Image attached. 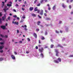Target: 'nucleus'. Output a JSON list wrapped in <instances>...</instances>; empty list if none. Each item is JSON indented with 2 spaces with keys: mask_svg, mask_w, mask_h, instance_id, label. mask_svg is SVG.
<instances>
[{
  "mask_svg": "<svg viewBox=\"0 0 73 73\" xmlns=\"http://www.w3.org/2000/svg\"><path fill=\"white\" fill-rule=\"evenodd\" d=\"M5 19H6V16L5 15H4V17H3L2 20L3 21H4Z\"/></svg>",
  "mask_w": 73,
  "mask_h": 73,
  "instance_id": "nucleus-10",
  "label": "nucleus"
},
{
  "mask_svg": "<svg viewBox=\"0 0 73 73\" xmlns=\"http://www.w3.org/2000/svg\"><path fill=\"white\" fill-rule=\"evenodd\" d=\"M3 60V58H0V61H2Z\"/></svg>",
  "mask_w": 73,
  "mask_h": 73,
  "instance_id": "nucleus-23",
  "label": "nucleus"
},
{
  "mask_svg": "<svg viewBox=\"0 0 73 73\" xmlns=\"http://www.w3.org/2000/svg\"><path fill=\"white\" fill-rule=\"evenodd\" d=\"M29 51H26V53L27 54H29Z\"/></svg>",
  "mask_w": 73,
  "mask_h": 73,
  "instance_id": "nucleus-54",
  "label": "nucleus"
},
{
  "mask_svg": "<svg viewBox=\"0 0 73 73\" xmlns=\"http://www.w3.org/2000/svg\"><path fill=\"white\" fill-rule=\"evenodd\" d=\"M3 50L0 51V52H1V53H3Z\"/></svg>",
  "mask_w": 73,
  "mask_h": 73,
  "instance_id": "nucleus-44",
  "label": "nucleus"
},
{
  "mask_svg": "<svg viewBox=\"0 0 73 73\" xmlns=\"http://www.w3.org/2000/svg\"><path fill=\"white\" fill-rule=\"evenodd\" d=\"M55 52H56V56H58V53H59V52H58V50L55 49Z\"/></svg>",
  "mask_w": 73,
  "mask_h": 73,
  "instance_id": "nucleus-1",
  "label": "nucleus"
},
{
  "mask_svg": "<svg viewBox=\"0 0 73 73\" xmlns=\"http://www.w3.org/2000/svg\"><path fill=\"white\" fill-rule=\"evenodd\" d=\"M36 48L37 49H38V47L37 46H36Z\"/></svg>",
  "mask_w": 73,
  "mask_h": 73,
  "instance_id": "nucleus-53",
  "label": "nucleus"
},
{
  "mask_svg": "<svg viewBox=\"0 0 73 73\" xmlns=\"http://www.w3.org/2000/svg\"><path fill=\"white\" fill-rule=\"evenodd\" d=\"M47 32H45V33H44V35H47Z\"/></svg>",
  "mask_w": 73,
  "mask_h": 73,
  "instance_id": "nucleus-33",
  "label": "nucleus"
},
{
  "mask_svg": "<svg viewBox=\"0 0 73 73\" xmlns=\"http://www.w3.org/2000/svg\"><path fill=\"white\" fill-rule=\"evenodd\" d=\"M69 8L70 9L71 8V6H70V5H69Z\"/></svg>",
  "mask_w": 73,
  "mask_h": 73,
  "instance_id": "nucleus-46",
  "label": "nucleus"
},
{
  "mask_svg": "<svg viewBox=\"0 0 73 73\" xmlns=\"http://www.w3.org/2000/svg\"><path fill=\"white\" fill-rule=\"evenodd\" d=\"M45 38H44V36H42V38H41V40H45Z\"/></svg>",
  "mask_w": 73,
  "mask_h": 73,
  "instance_id": "nucleus-22",
  "label": "nucleus"
},
{
  "mask_svg": "<svg viewBox=\"0 0 73 73\" xmlns=\"http://www.w3.org/2000/svg\"><path fill=\"white\" fill-rule=\"evenodd\" d=\"M3 10H4V12L5 13H6V9H3Z\"/></svg>",
  "mask_w": 73,
  "mask_h": 73,
  "instance_id": "nucleus-31",
  "label": "nucleus"
},
{
  "mask_svg": "<svg viewBox=\"0 0 73 73\" xmlns=\"http://www.w3.org/2000/svg\"><path fill=\"white\" fill-rule=\"evenodd\" d=\"M2 23V21H0V24H1V23Z\"/></svg>",
  "mask_w": 73,
  "mask_h": 73,
  "instance_id": "nucleus-64",
  "label": "nucleus"
},
{
  "mask_svg": "<svg viewBox=\"0 0 73 73\" xmlns=\"http://www.w3.org/2000/svg\"><path fill=\"white\" fill-rule=\"evenodd\" d=\"M27 40H28V41H30V39L29 38H28Z\"/></svg>",
  "mask_w": 73,
  "mask_h": 73,
  "instance_id": "nucleus-43",
  "label": "nucleus"
},
{
  "mask_svg": "<svg viewBox=\"0 0 73 73\" xmlns=\"http://www.w3.org/2000/svg\"><path fill=\"white\" fill-rule=\"evenodd\" d=\"M41 53L44 50V49L42 47H41V49H39L38 50Z\"/></svg>",
  "mask_w": 73,
  "mask_h": 73,
  "instance_id": "nucleus-2",
  "label": "nucleus"
},
{
  "mask_svg": "<svg viewBox=\"0 0 73 73\" xmlns=\"http://www.w3.org/2000/svg\"><path fill=\"white\" fill-rule=\"evenodd\" d=\"M25 5H22V7H25Z\"/></svg>",
  "mask_w": 73,
  "mask_h": 73,
  "instance_id": "nucleus-62",
  "label": "nucleus"
},
{
  "mask_svg": "<svg viewBox=\"0 0 73 73\" xmlns=\"http://www.w3.org/2000/svg\"><path fill=\"white\" fill-rule=\"evenodd\" d=\"M29 9H30V11H32L33 9V7H30V8H29Z\"/></svg>",
  "mask_w": 73,
  "mask_h": 73,
  "instance_id": "nucleus-12",
  "label": "nucleus"
},
{
  "mask_svg": "<svg viewBox=\"0 0 73 73\" xmlns=\"http://www.w3.org/2000/svg\"><path fill=\"white\" fill-rule=\"evenodd\" d=\"M12 23H13V24H14L15 25L16 23H17L16 22H14V21H13L12 22Z\"/></svg>",
  "mask_w": 73,
  "mask_h": 73,
  "instance_id": "nucleus-27",
  "label": "nucleus"
},
{
  "mask_svg": "<svg viewBox=\"0 0 73 73\" xmlns=\"http://www.w3.org/2000/svg\"><path fill=\"white\" fill-rule=\"evenodd\" d=\"M23 19H25V15H24L23 16Z\"/></svg>",
  "mask_w": 73,
  "mask_h": 73,
  "instance_id": "nucleus-38",
  "label": "nucleus"
},
{
  "mask_svg": "<svg viewBox=\"0 0 73 73\" xmlns=\"http://www.w3.org/2000/svg\"><path fill=\"white\" fill-rule=\"evenodd\" d=\"M24 3L25 4H27V2L26 1H25Z\"/></svg>",
  "mask_w": 73,
  "mask_h": 73,
  "instance_id": "nucleus-49",
  "label": "nucleus"
},
{
  "mask_svg": "<svg viewBox=\"0 0 73 73\" xmlns=\"http://www.w3.org/2000/svg\"><path fill=\"white\" fill-rule=\"evenodd\" d=\"M38 0H35V1H34V4H36V3L37 2Z\"/></svg>",
  "mask_w": 73,
  "mask_h": 73,
  "instance_id": "nucleus-25",
  "label": "nucleus"
},
{
  "mask_svg": "<svg viewBox=\"0 0 73 73\" xmlns=\"http://www.w3.org/2000/svg\"><path fill=\"white\" fill-rule=\"evenodd\" d=\"M55 9H56V5H54L52 9L53 10H54Z\"/></svg>",
  "mask_w": 73,
  "mask_h": 73,
  "instance_id": "nucleus-18",
  "label": "nucleus"
},
{
  "mask_svg": "<svg viewBox=\"0 0 73 73\" xmlns=\"http://www.w3.org/2000/svg\"><path fill=\"white\" fill-rule=\"evenodd\" d=\"M1 36L2 37H6V38H7L8 36L7 35H5V36H4V35H2L1 34Z\"/></svg>",
  "mask_w": 73,
  "mask_h": 73,
  "instance_id": "nucleus-7",
  "label": "nucleus"
},
{
  "mask_svg": "<svg viewBox=\"0 0 73 73\" xmlns=\"http://www.w3.org/2000/svg\"><path fill=\"white\" fill-rule=\"evenodd\" d=\"M9 3H10V4H7V6L8 7H11L12 6V2H9Z\"/></svg>",
  "mask_w": 73,
  "mask_h": 73,
  "instance_id": "nucleus-5",
  "label": "nucleus"
},
{
  "mask_svg": "<svg viewBox=\"0 0 73 73\" xmlns=\"http://www.w3.org/2000/svg\"><path fill=\"white\" fill-rule=\"evenodd\" d=\"M17 33H19V30H17Z\"/></svg>",
  "mask_w": 73,
  "mask_h": 73,
  "instance_id": "nucleus-57",
  "label": "nucleus"
},
{
  "mask_svg": "<svg viewBox=\"0 0 73 73\" xmlns=\"http://www.w3.org/2000/svg\"><path fill=\"white\" fill-rule=\"evenodd\" d=\"M10 19V17L9 16L8 17V19H9V20Z\"/></svg>",
  "mask_w": 73,
  "mask_h": 73,
  "instance_id": "nucleus-58",
  "label": "nucleus"
},
{
  "mask_svg": "<svg viewBox=\"0 0 73 73\" xmlns=\"http://www.w3.org/2000/svg\"><path fill=\"white\" fill-rule=\"evenodd\" d=\"M31 15H32V16L35 17H36V15L34 13L31 14Z\"/></svg>",
  "mask_w": 73,
  "mask_h": 73,
  "instance_id": "nucleus-13",
  "label": "nucleus"
},
{
  "mask_svg": "<svg viewBox=\"0 0 73 73\" xmlns=\"http://www.w3.org/2000/svg\"><path fill=\"white\" fill-rule=\"evenodd\" d=\"M11 58L13 60H15V56L13 55H11Z\"/></svg>",
  "mask_w": 73,
  "mask_h": 73,
  "instance_id": "nucleus-4",
  "label": "nucleus"
},
{
  "mask_svg": "<svg viewBox=\"0 0 73 73\" xmlns=\"http://www.w3.org/2000/svg\"><path fill=\"white\" fill-rule=\"evenodd\" d=\"M22 10H23V11H24L25 10V9H24L22 7Z\"/></svg>",
  "mask_w": 73,
  "mask_h": 73,
  "instance_id": "nucleus-42",
  "label": "nucleus"
},
{
  "mask_svg": "<svg viewBox=\"0 0 73 73\" xmlns=\"http://www.w3.org/2000/svg\"><path fill=\"white\" fill-rule=\"evenodd\" d=\"M13 17L14 18H17V16L16 15H13Z\"/></svg>",
  "mask_w": 73,
  "mask_h": 73,
  "instance_id": "nucleus-32",
  "label": "nucleus"
},
{
  "mask_svg": "<svg viewBox=\"0 0 73 73\" xmlns=\"http://www.w3.org/2000/svg\"><path fill=\"white\" fill-rule=\"evenodd\" d=\"M1 27L2 29H3V30H4L5 29L6 26H1Z\"/></svg>",
  "mask_w": 73,
  "mask_h": 73,
  "instance_id": "nucleus-6",
  "label": "nucleus"
},
{
  "mask_svg": "<svg viewBox=\"0 0 73 73\" xmlns=\"http://www.w3.org/2000/svg\"><path fill=\"white\" fill-rule=\"evenodd\" d=\"M19 42L21 43H22V41H20Z\"/></svg>",
  "mask_w": 73,
  "mask_h": 73,
  "instance_id": "nucleus-52",
  "label": "nucleus"
},
{
  "mask_svg": "<svg viewBox=\"0 0 73 73\" xmlns=\"http://www.w3.org/2000/svg\"><path fill=\"white\" fill-rule=\"evenodd\" d=\"M33 36L35 37V38H37V35L35 33H34L33 34Z\"/></svg>",
  "mask_w": 73,
  "mask_h": 73,
  "instance_id": "nucleus-3",
  "label": "nucleus"
},
{
  "mask_svg": "<svg viewBox=\"0 0 73 73\" xmlns=\"http://www.w3.org/2000/svg\"><path fill=\"white\" fill-rule=\"evenodd\" d=\"M45 12L46 13H48V11L46 10H45Z\"/></svg>",
  "mask_w": 73,
  "mask_h": 73,
  "instance_id": "nucleus-60",
  "label": "nucleus"
},
{
  "mask_svg": "<svg viewBox=\"0 0 73 73\" xmlns=\"http://www.w3.org/2000/svg\"><path fill=\"white\" fill-rule=\"evenodd\" d=\"M16 6L17 7H18L19 6L18 5V4H16Z\"/></svg>",
  "mask_w": 73,
  "mask_h": 73,
  "instance_id": "nucleus-61",
  "label": "nucleus"
},
{
  "mask_svg": "<svg viewBox=\"0 0 73 73\" xmlns=\"http://www.w3.org/2000/svg\"><path fill=\"white\" fill-rule=\"evenodd\" d=\"M0 44L1 45H2L3 44H4L3 42H0Z\"/></svg>",
  "mask_w": 73,
  "mask_h": 73,
  "instance_id": "nucleus-51",
  "label": "nucleus"
},
{
  "mask_svg": "<svg viewBox=\"0 0 73 73\" xmlns=\"http://www.w3.org/2000/svg\"><path fill=\"white\" fill-rule=\"evenodd\" d=\"M23 22H24V20L23 19H22L20 21V23H23Z\"/></svg>",
  "mask_w": 73,
  "mask_h": 73,
  "instance_id": "nucleus-26",
  "label": "nucleus"
},
{
  "mask_svg": "<svg viewBox=\"0 0 73 73\" xmlns=\"http://www.w3.org/2000/svg\"><path fill=\"white\" fill-rule=\"evenodd\" d=\"M62 7H63L64 8H65L66 7V6L64 5V4H62Z\"/></svg>",
  "mask_w": 73,
  "mask_h": 73,
  "instance_id": "nucleus-15",
  "label": "nucleus"
},
{
  "mask_svg": "<svg viewBox=\"0 0 73 73\" xmlns=\"http://www.w3.org/2000/svg\"><path fill=\"white\" fill-rule=\"evenodd\" d=\"M58 60L59 61V62H61V59L60 58H58Z\"/></svg>",
  "mask_w": 73,
  "mask_h": 73,
  "instance_id": "nucleus-16",
  "label": "nucleus"
},
{
  "mask_svg": "<svg viewBox=\"0 0 73 73\" xmlns=\"http://www.w3.org/2000/svg\"><path fill=\"white\" fill-rule=\"evenodd\" d=\"M24 27L25 28H27V25H25Z\"/></svg>",
  "mask_w": 73,
  "mask_h": 73,
  "instance_id": "nucleus-63",
  "label": "nucleus"
},
{
  "mask_svg": "<svg viewBox=\"0 0 73 73\" xmlns=\"http://www.w3.org/2000/svg\"><path fill=\"white\" fill-rule=\"evenodd\" d=\"M55 33H59V32L57 31V30H55Z\"/></svg>",
  "mask_w": 73,
  "mask_h": 73,
  "instance_id": "nucleus-24",
  "label": "nucleus"
},
{
  "mask_svg": "<svg viewBox=\"0 0 73 73\" xmlns=\"http://www.w3.org/2000/svg\"><path fill=\"white\" fill-rule=\"evenodd\" d=\"M48 48V46H45V47H44V48Z\"/></svg>",
  "mask_w": 73,
  "mask_h": 73,
  "instance_id": "nucleus-55",
  "label": "nucleus"
},
{
  "mask_svg": "<svg viewBox=\"0 0 73 73\" xmlns=\"http://www.w3.org/2000/svg\"><path fill=\"white\" fill-rule=\"evenodd\" d=\"M4 46H0V50H2Z\"/></svg>",
  "mask_w": 73,
  "mask_h": 73,
  "instance_id": "nucleus-17",
  "label": "nucleus"
},
{
  "mask_svg": "<svg viewBox=\"0 0 73 73\" xmlns=\"http://www.w3.org/2000/svg\"><path fill=\"white\" fill-rule=\"evenodd\" d=\"M40 56H42V58H43L44 57V55H43V54L41 53L40 54Z\"/></svg>",
  "mask_w": 73,
  "mask_h": 73,
  "instance_id": "nucleus-19",
  "label": "nucleus"
},
{
  "mask_svg": "<svg viewBox=\"0 0 73 73\" xmlns=\"http://www.w3.org/2000/svg\"><path fill=\"white\" fill-rule=\"evenodd\" d=\"M40 3H39L38 4H37V7H39L40 6Z\"/></svg>",
  "mask_w": 73,
  "mask_h": 73,
  "instance_id": "nucleus-29",
  "label": "nucleus"
},
{
  "mask_svg": "<svg viewBox=\"0 0 73 73\" xmlns=\"http://www.w3.org/2000/svg\"><path fill=\"white\" fill-rule=\"evenodd\" d=\"M38 8L37 7H35V10H34V11H38Z\"/></svg>",
  "mask_w": 73,
  "mask_h": 73,
  "instance_id": "nucleus-11",
  "label": "nucleus"
},
{
  "mask_svg": "<svg viewBox=\"0 0 73 73\" xmlns=\"http://www.w3.org/2000/svg\"><path fill=\"white\" fill-rule=\"evenodd\" d=\"M37 13H39L40 12V10H37Z\"/></svg>",
  "mask_w": 73,
  "mask_h": 73,
  "instance_id": "nucleus-45",
  "label": "nucleus"
},
{
  "mask_svg": "<svg viewBox=\"0 0 73 73\" xmlns=\"http://www.w3.org/2000/svg\"><path fill=\"white\" fill-rule=\"evenodd\" d=\"M40 22L39 21H38V22H37V25H40Z\"/></svg>",
  "mask_w": 73,
  "mask_h": 73,
  "instance_id": "nucleus-20",
  "label": "nucleus"
},
{
  "mask_svg": "<svg viewBox=\"0 0 73 73\" xmlns=\"http://www.w3.org/2000/svg\"><path fill=\"white\" fill-rule=\"evenodd\" d=\"M38 17L40 19H41L42 18V17L39 16V15H38Z\"/></svg>",
  "mask_w": 73,
  "mask_h": 73,
  "instance_id": "nucleus-37",
  "label": "nucleus"
},
{
  "mask_svg": "<svg viewBox=\"0 0 73 73\" xmlns=\"http://www.w3.org/2000/svg\"><path fill=\"white\" fill-rule=\"evenodd\" d=\"M44 1H45V2H48L47 0H44Z\"/></svg>",
  "mask_w": 73,
  "mask_h": 73,
  "instance_id": "nucleus-56",
  "label": "nucleus"
},
{
  "mask_svg": "<svg viewBox=\"0 0 73 73\" xmlns=\"http://www.w3.org/2000/svg\"><path fill=\"white\" fill-rule=\"evenodd\" d=\"M24 30L25 31H27V29L26 28H25Z\"/></svg>",
  "mask_w": 73,
  "mask_h": 73,
  "instance_id": "nucleus-59",
  "label": "nucleus"
},
{
  "mask_svg": "<svg viewBox=\"0 0 73 73\" xmlns=\"http://www.w3.org/2000/svg\"><path fill=\"white\" fill-rule=\"evenodd\" d=\"M44 16L46 17L47 16V14L46 13H44Z\"/></svg>",
  "mask_w": 73,
  "mask_h": 73,
  "instance_id": "nucleus-30",
  "label": "nucleus"
},
{
  "mask_svg": "<svg viewBox=\"0 0 73 73\" xmlns=\"http://www.w3.org/2000/svg\"><path fill=\"white\" fill-rule=\"evenodd\" d=\"M38 46L39 47H41V45H38Z\"/></svg>",
  "mask_w": 73,
  "mask_h": 73,
  "instance_id": "nucleus-50",
  "label": "nucleus"
},
{
  "mask_svg": "<svg viewBox=\"0 0 73 73\" xmlns=\"http://www.w3.org/2000/svg\"><path fill=\"white\" fill-rule=\"evenodd\" d=\"M39 31V29H36V31Z\"/></svg>",
  "mask_w": 73,
  "mask_h": 73,
  "instance_id": "nucleus-48",
  "label": "nucleus"
},
{
  "mask_svg": "<svg viewBox=\"0 0 73 73\" xmlns=\"http://www.w3.org/2000/svg\"><path fill=\"white\" fill-rule=\"evenodd\" d=\"M2 13L1 12H0V16H2Z\"/></svg>",
  "mask_w": 73,
  "mask_h": 73,
  "instance_id": "nucleus-34",
  "label": "nucleus"
},
{
  "mask_svg": "<svg viewBox=\"0 0 73 73\" xmlns=\"http://www.w3.org/2000/svg\"><path fill=\"white\" fill-rule=\"evenodd\" d=\"M38 43L39 44H40L41 43L40 41V40H38Z\"/></svg>",
  "mask_w": 73,
  "mask_h": 73,
  "instance_id": "nucleus-47",
  "label": "nucleus"
},
{
  "mask_svg": "<svg viewBox=\"0 0 73 73\" xmlns=\"http://www.w3.org/2000/svg\"><path fill=\"white\" fill-rule=\"evenodd\" d=\"M46 20H50V18H46Z\"/></svg>",
  "mask_w": 73,
  "mask_h": 73,
  "instance_id": "nucleus-35",
  "label": "nucleus"
},
{
  "mask_svg": "<svg viewBox=\"0 0 73 73\" xmlns=\"http://www.w3.org/2000/svg\"><path fill=\"white\" fill-rule=\"evenodd\" d=\"M51 9V8H50V7H48V9L49 10H50Z\"/></svg>",
  "mask_w": 73,
  "mask_h": 73,
  "instance_id": "nucleus-36",
  "label": "nucleus"
},
{
  "mask_svg": "<svg viewBox=\"0 0 73 73\" xmlns=\"http://www.w3.org/2000/svg\"><path fill=\"white\" fill-rule=\"evenodd\" d=\"M44 1V0H41L40 1V3L41 4H42V3Z\"/></svg>",
  "mask_w": 73,
  "mask_h": 73,
  "instance_id": "nucleus-21",
  "label": "nucleus"
},
{
  "mask_svg": "<svg viewBox=\"0 0 73 73\" xmlns=\"http://www.w3.org/2000/svg\"><path fill=\"white\" fill-rule=\"evenodd\" d=\"M58 47H60L63 48V46L60 44H58L57 45Z\"/></svg>",
  "mask_w": 73,
  "mask_h": 73,
  "instance_id": "nucleus-14",
  "label": "nucleus"
},
{
  "mask_svg": "<svg viewBox=\"0 0 73 73\" xmlns=\"http://www.w3.org/2000/svg\"><path fill=\"white\" fill-rule=\"evenodd\" d=\"M43 14V11L42 10H41L40 11V14L41 15H42Z\"/></svg>",
  "mask_w": 73,
  "mask_h": 73,
  "instance_id": "nucleus-9",
  "label": "nucleus"
},
{
  "mask_svg": "<svg viewBox=\"0 0 73 73\" xmlns=\"http://www.w3.org/2000/svg\"><path fill=\"white\" fill-rule=\"evenodd\" d=\"M54 62L55 63H56L57 64H58L59 63L58 61H57V60H54Z\"/></svg>",
  "mask_w": 73,
  "mask_h": 73,
  "instance_id": "nucleus-8",
  "label": "nucleus"
},
{
  "mask_svg": "<svg viewBox=\"0 0 73 73\" xmlns=\"http://www.w3.org/2000/svg\"><path fill=\"white\" fill-rule=\"evenodd\" d=\"M14 54H15V55H17V53L16 52H15H15H14Z\"/></svg>",
  "mask_w": 73,
  "mask_h": 73,
  "instance_id": "nucleus-40",
  "label": "nucleus"
},
{
  "mask_svg": "<svg viewBox=\"0 0 73 73\" xmlns=\"http://www.w3.org/2000/svg\"><path fill=\"white\" fill-rule=\"evenodd\" d=\"M13 11L14 12H17V11L15 9H14Z\"/></svg>",
  "mask_w": 73,
  "mask_h": 73,
  "instance_id": "nucleus-41",
  "label": "nucleus"
},
{
  "mask_svg": "<svg viewBox=\"0 0 73 73\" xmlns=\"http://www.w3.org/2000/svg\"><path fill=\"white\" fill-rule=\"evenodd\" d=\"M54 46V45L53 44H51V45H50V48H53Z\"/></svg>",
  "mask_w": 73,
  "mask_h": 73,
  "instance_id": "nucleus-28",
  "label": "nucleus"
},
{
  "mask_svg": "<svg viewBox=\"0 0 73 73\" xmlns=\"http://www.w3.org/2000/svg\"><path fill=\"white\" fill-rule=\"evenodd\" d=\"M73 57V55H70L69 56V57Z\"/></svg>",
  "mask_w": 73,
  "mask_h": 73,
  "instance_id": "nucleus-39",
  "label": "nucleus"
}]
</instances>
